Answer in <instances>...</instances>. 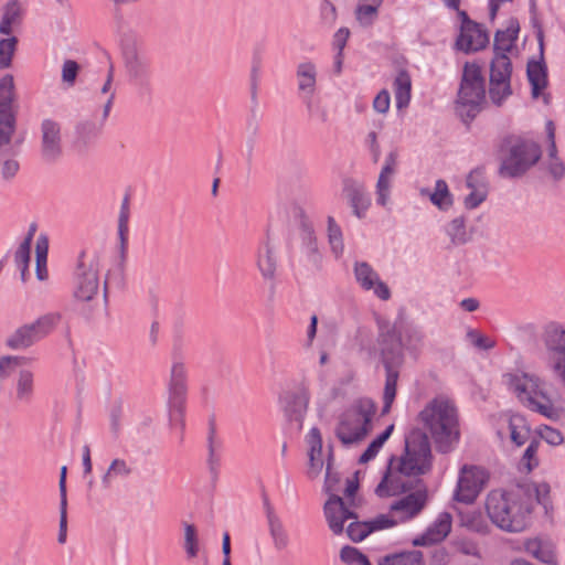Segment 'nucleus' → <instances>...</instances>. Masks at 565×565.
<instances>
[{
    "mask_svg": "<svg viewBox=\"0 0 565 565\" xmlns=\"http://www.w3.org/2000/svg\"><path fill=\"white\" fill-rule=\"evenodd\" d=\"M431 460L427 435L418 429L411 431L405 438L404 454L388 459L382 480L375 488L376 495H399L416 483H424L418 477L430 471Z\"/></svg>",
    "mask_w": 565,
    "mask_h": 565,
    "instance_id": "obj_1",
    "label": "nucleus"
},
{
    "mask_svg": "<svg viewBox=\"0 0 565 565\" xmlns=\"http://www.w3.org/2000/svg\"><path fill=\"white\" fill-rule=\"evenodd\" d=\"M486 510L493 524L505 532L519 533L530 524L531 511L516 486L508 491H491Z\"/></svg>",
    "mask_w": 565,
    "mask_h": 565,
    "instance_id": "obj_2",
    "label": "nucleus"
},
{
    "mask_svg": "<svg viewBox=\"0 0 565 565\" xmlns=\"http://www.w3.org/2000/svg\"><path fill=\"white\" fill-rule=\"evenodd\" d=\"M419 418L430 433L438 451L447 454L459 441L458 413L448 399H433L419 413Z\"/></svg>",
    "mask_w": 565,
    "mask_h": 565,
    "instance_id": "obj_3",
    "label": "nucleus"
},
{
    "mask_svg": "<svg viewBox=\"0 0 565 565\" xmlns=\"http://www.w3.org/2000/svg\"><path fill=\"white\" fill-rule=\"evenodd\" d=\"M502 382L529 409L550 419L559 418V409L553 404L544 383L537 376L524 372L505 373Z\"/></svg>",
    "mask_w": 565,
    "mask_h": 565,
    "instance_id": "obj_4",
    "label": "nucleus"
},
{
    "mask_svg": "<svg viewBox=\"0 0 565 565\" xmlns=\"http://www.w3.org/2000/svg\"><path fill=\"white\" fill-rule=\"evenodd\" d=\"M499 174L503 178L524 175L541 159V147L533 140L508 137L501 145Z\"/></svg>",
    "mask_w": 565,
    "mask_h": 565,
    "instance_id": "obj_5",
    "label": "nucleus"
},
{
    "mask_svg": "<svg viewBox=\"0 0 565 565\" xmlns=\"http://www.w3.org/2000/svg\"><path fill=\"white\" fill-rule=\"evenodd\" d=\"M376 404L369 397L355 401L340 417L335 427V436L344 446L359 444L372 429V419Z\"/></svg>",
    "mask_w": 565,
    "mask_h": 565,
    "instance_id": "obj_6",
    "label": "nucleus"
},
{
    "mask_svg": "<svg viewBox=\"0 0 565 565\" xmlns=\"http://www.w3.org/2000/svg\"><path fill=\"white\" fill-rule=\"evenodd\" d=\"M486 98V82L482 70L477 63L463 65L457 95V113L465 122L471 121L480 111Z\"/></svg>",
    "mask_w": 565,
    "mask_h": 565,
    "instance_id": "obj_7",
    "label": "nucleus"
},
{
    "mask_svg": "<svg viewBox=\"0 0 565 565\" xmlns=\"http://www.w3.org/2000/svg\"><path fill=\"white\" fill-rule=\"evenodd\" d=\"M323 511L329 529L334 535H339L343 532L345 521L358 519L356 514L350 510L344 500L337 494L329 497L324 503ZM370 533H372V527H370L367 521H352L347 529V534L353 542L363 541Z\"/></svg>",
    "mask_w": 565,
    "mask_h": 565,
    "instance_id": "obj_8",
    "label": "nucleus"
},
{
    "mask_svg": "<svg viewBox=\"0 0 565 565\" xmlns=\"http://www.w3.org/2000/svg\"><path fill=\"white\" fill-rule=\"evenodd\" d=\"M99 269L96 254L81 253L74 273L73 296L76 300L88 302L99 295Z\"/></svg>",
    "mask_w": 565,
    "mask_h": 565,
    "instance_id": "obj_9",
    "label": "nucleus"
},
{
    "mask_svg": "<svg viewBox=\"0 0 565 565\" xmlns=\"http://www.w3.org/2000/svg\"><path fill=\"white\" fill-rule=\"evenodd\" d=\"M188 373L181 356L174 355L168 382V406L170 417L184 429Z\"/></svg>",
    "mask_w": 565,
    "mask_h": 565,
    "instance_id": "obj_10",
    "label": "nucleus"
},
{
    "mask_svg": "<svg viewBox=\"0 0 565 565\" xmlns=\"http://www.w3.org/2000/svg\"><path fill=\"white\" fill-rule=\"evenodd\" d=\"M542 340L551 369L565 385V324L550 322L544 328Z\"/></svg>",
    "mask_w": 565,
    "mask_h": 565,
    "instance_id": "obj_11",
    "label": "nucleus"
},
{
    "mask_svg": "<svg viewBox=\"0 0 565 565\" xmlns=\"http://www.w3.org/2000/svg\"><path fill=\"white\" fill-rule=\"evenodd\" d=\"M124 66L129 81L140 89H148L150 86V63L142 54L136 41H126L121 46Z\"/></svg>",
    "mask_w": 565,
    "mask_h": 565,
    "instance_id": "obj_12",
    "label": "nucleus"
},
{
    "mask_svg": "<svg viewBox=\"0 0 565 565\" xmlns=\"http://www.w3.org/2000/svg\"><path fill=\"white\" fill-rule=\"evenodd\" d=\"M488 472L477 466H463L460 470L455 499L462 503H472L488 482Z\"/></svg>",
    "mask_w": 565,
    "mask_h": 565,
    "instance_id": "obj_13",
    "label": "nucleus"
},
{
    "mask_svg": "<svg viewBox=\"0 0 565 565\" xmlns=\"http://www.w3.org/2000/svg\"><path fill=\"white\" fill-rule=\"evenodd\" d=\"M512 64L509 57L493 58L490 67L489 95L493 104L500 106L512 94L510 78Z\"/></svg>",
    "mask_w": 565,
    "mask_h": 565,
    "instance_id": "obj_14",
    "label": "nucleus"
},
{
    "mask_svg": "<svg viewBox=\"0 0 565 565\" xmlns=\"http://www.w3.org/2000/svg\"><path fill=\"white\" fill-rule=\"evenodd\" d=\"M405 493L407 494L393 502L390 507V512L396 516L398 522L416 516L427 502V489L424 483H416Z\"/></svg>",
    "mask_w": 565,
    "mask_h": 565,
    "instance_id": "obj_15",
    "label": "nucleus"
},
{
    "mask_svg": "<svg viewBox=\"0 0 565 565\" xmlns=\"http://www.w3.org/2000/svg\"><path fill=\"white\" fill-rule=\"evenodd\" d=\"M41 156L46 162H54L62 156L61 126L52 119L41 122Z\"/></svg>",
    "mask_w": 565,
    "mask_h": 565,
    "instance_id": "obj_16",
    "label": "nucleus"
},
{
    "mask_svg": "<svg viewBox=\"0 0 565 565\" xmlns=\"http://www.w3.org/2000/svg\"><path fill=\"white\" fill-rule=\"evenodd\" d=\"M13 99V76L7 74L0 79V127L11 136L15 129V117L12 111Z\"/></svg>",
    "mask_w": 565,
    "mask_h": 565,
    "instance_id": "obj_17",
    "label": "nucleus"
},
{
    "mask_svg": "<svg viewBox=\"0 0 565 565\" xmlns=\"http://www.w3.org/2000/svg\"><path fill=\"white\" fill-rule=\"evenodd\" d=\"M354 276L358 284L364 290H372L381 300H388L391 298L388 286L380 279L377 273L366 262H356L354 264Z\"/></svg>",
    "mask_w": 565,
    "mask_h": 565,
    "instance_id": "obj_18",
    "label": "nucleus"
},
{
    "mask_svg": "<svg viewBox=\"0 0 565 565\" xmlns=\"http://www.w3.org/2000/svg\"><path fill=\"white\" fill-rule=\"evenodd\" d=\"M536 38L540 45V58L530 60L526 66V75L532 88V96L537 98L547 86V67L543 56V39L544 34L539 26Z\"/></svg>",
    "mask_w": 565,
    "mask_h": 565,
    "instance_id": "obj_19",
    "label": "nucleus"
},
{
    "mask_svg": "<svg viewBox=\"0 0 565 565\" xmlns=\"http://www.w3.org/2000/svg\"><path fill=\"white\" fill-rule=\"evenodd\" d=\"M309 396L306 392L286 391L279 396V404L288 420L297 424V428H302V422L308 408Z\"/></svg>",
    "mask_w": 565,
    "mask_h": 565,
    "instance_id": "obj_20",
    "label": "nucleus"
},
{
    "mask_svg": "<svg viewBox=\"0 0 565 565\" xmlns=\"http://www.w3.org/2000/svg\"><path fill=\"white\" fill-rule=\"evenodd\" d=\"M489 35L484 29L478 23L468 28H460V34L457 38L456 46L465 53L477 52L487 46Z\"/></svg>",
    "mask_w": 565,
    "mask_h": 565,
    "instance_id": "obj_21",
    "label": "nucleus"
},
{
    "mask_svg": "<svg viewBox=\"0 0 565 565\" xmlns=\"http://www.w3.org/2000/svg\"><path fill=\"white\" fill-rule=\"evenodd\" d=\"M256 265L265 280H275L277 248L269 235H267L266 241L257 249Z\"/></svg>",
    "mask_w": 565,
    "mask_h": 565,
    "instance_id": "obj_22",
    "label": "nucleus"
},
{
    "mask_svg": "<svg viewBox=\"0 0 565 565\" xmlns=\"http://www.w3.org/2000/svg\"><path fill=\"white\" fill-rule=\"evenodd\" d=\"M397 158L398 153L396 150H392L385 158L384 164L382 167V170L380 172L377 182H376V202L380 205H386L388 198H390V191H391V184L392 179L395 173V168L397 164Z\"/></svg>",
    "mask_w": 565,
    "mask_h": 565,
    "instance_id": "obj_23",
    "label": "nucleus"
},
{
    "mask_svg": "<svg viewBox=\"0 0 565 565\" xmlns=\"http://www.w3.org/2000/svg\"><path fill=\"white\" fill-rule=\"evenodd\" d=\"M452 518L448 512H441L438 514L437 519L433 522V524L427 529V531L420 536L414 540L413 544L415 546L418 545H428L434 543H439L451 531Z\"/></svg>",
    "mask_w": 565,
    "mask_h": 565,
    "instance_id": "obj_24",
    "label": "nucleus"
},
{
    "mask_svg": "<svg viewBox=\"0 0 565 565\" xmlns=\"http://www.w3.org/2000/svg\"><path fill=\"white\" fill-rule=\"evenodd\" d=\"M264 507L268 531L273 541L274 548L278 552L284 551L289 545V535L285 529V525L268 500L264 501Z\"/></svg>",
    "mask_w": 565,
    "mask_h": 565,
    "instance_id": "obj_25",
    "label": "nucleus"
},
{
    "mask_svg": "<svg viewBox=\"0 0 565 565\" xmlns=\"http://www.w3.org/2000/svg\"><path fill=\"white\" fill-rule=\"evenodd\" d=\"M516 488L519 492L522 494L523 500L529 507L530 511H533L534 505L542 504L543 507H547L550 502V492L551 487L546 482H530L525 481L522 483H518Z\"/></svg>",
    "mask_w": 565,
    "mask_h": 565,
    "instance_id": "obj_26",
    "label": "nucleus"
},
{
    "mask_svg": "<svg viewBox=\"0 0 565 565\" xmlns=\"http://www.w3.org/2000/svg\"><path fill=\"white\" fill-rule=\"evenodd\" d=\"M519 31V21L516 19H510L504 30H498L495 32L493 43V58H499L500 56L509 57L507 53H509L514 46Z\"/></svg>",
    "mask_w": 565,
    "mask_h": 565,
    "instance_id": "obj_27",
    "label": "nucleus"
},
{
    "mask_svg": "<svg viewBox=\"0 0 565 565\" xmlns=\"http://www.w3.org/2000/svg\"><path fill=\"white\" fill-rule=\"evenodd\" d=\"M307 444L309 446V469L308 475L310 478H316L320 475L323 468L322 456V436L317 427H312L307 435Z\"/></svg>",
    "mask_w": 565,
    "mask_h": 565,
    "instance_id": "obj_28",
    "label": "nucleus"
},
{
    "mask_svg": "<svg viewBox=\"0 0 565 565\" xmlns=\"http://www.w3.org/2000/svg\"><path fill=\"white\" fill-rule=\"evenodd\" d=\"M317 66L311 61L301 62L296 70L298 90L306 99H311L317 85Z\"/></svg>",
    "mask_w": 565,
    "mask_h": 565,
    "instance_id": "obj_29",
    "label": "nucleus"
},
{
    "mask_svg": "<svg viewBox=\"0 0 565 565\" xmlns=\"http://www.w3.org/2000/svg\"><path fill=\"white\" fill-rule=\"evenodd\" d=\"M524 550L532 557L546 565H558L555 546L548 541L541 539L527 540Z\"/></svg>",
    "mask_w": 565,
    "mask_h": 565,
    "instance_id": "obj_30",
    "label": "nucleus"
},
{
    "mask_svg": "<svg viewBox=\"0 0 565 565\" xmlns=\"http://www.w3.org/2000/svg\"><path fill=\"white\" fill-rule=\"evenodd\" d=\"M34 393V373L28 369L20 370L14 383V401L28 405L33 401Z\"/></svg>",
    "mask_w": 565,
    "mask_h": 565,
    "instance_id": "obj_31",
    "label": "nucleus"
},
{
    "mask_svg": "<svg viewBox=\"0 0 565 565\" xmlns=\"http://www.w3.org/2000/svg\"><path fill=\"white\" fill-rule=\"evenodd\" d=\"M39 342V339L30 323H24L10 333L4 341L7 348L20 351L26 350Z\"/></svg>",
    "mask_w": 565,
    "mask_h": 565,
    "instance_id": "obj_32",
    "label": "nucleus"
},
{
    "mask_svg": "<svg viewBox=\"0 0 565 565\" xmlns=\"http://www.w3.org/2000/svg\"><path fill=\"white\" fill-rule=\"evenodd\" d=\"M345 193L350 206L352 207L353 214L356 217L362 218L371 205L370 196L367 195L365 190L358 184L347 185Z\"/></svg>",
    "mask_w": 565,
    "mask_h": 565,
    "instance_id": "obj_33",
    "label": "nucleus"
},
{
    "mask_svg": "<svg viewBox=\"0 0 565 565\" xmlns=\"http://www.w3.org/2000/svg\"><path fill=\"white\" fill-rule=\"evenodd\" d=\"M114 68L109 67L106 81L102 85L98 92L95 94V100L98 102L103 107L102 122H105L109 116L113 107L116 92L113 88Z\"/></svg>",
    "mask_w": 565,
    "mask_h": 565,
    "instance_id": "obj_34",
    "label": "nucleus"
},
{
    "mask_svg": "<svg viewBox=\"0 0 565 565\" xmlns=\"http://www.w3.org/2000/svg\"><path fill=\"white\" fill-rule=\"evenodd\" d=\"M411 88L412 82L408 73L405 71L398 72L393 83L396 107L398 109L408 106L411 100Z\"/></svg>",
    "mask_w": 565,
    "mask_h": 565,
    "instance_id": "obj_35",
    "label": "nucleus"
},
{
    "mask_svg": "<svg viewBox=\"0 0 565 565\" xmlns=\"http://www.w3.org/2000/svg\"><path fill=\"white\" fill-rule=\"evenodd\" d=\"M222 447V441L216 436V427L213 419L209 423V434H207V466L210 472L214 476L217 475L218 466H220V456L218 451Z\"/></svg>",
    "mask_w": 565,
    "mask_h": 565,
    "instance_id": "obj_36",
    "label": "nucleus"
},
{
    "mask_svg": "<svg viewBox=\"0 0 565 565\" xmlns=\"http://www.w3.org/2000/svg\"><path fill=\"white\" fill-rule=\"evenodd\" d=\"M509 429L511 440L519 447L524 445L530 439V427L525 417L520 414H513L510 416Z\"/></svg>",
    "mask_w": 565,
    "mask_h": 565,
    "instance_id": "obj_37",
    "label": "nucleus"
},
{
    "mask_svg": "<svg viewBox=\"0 0 565 565\" xmlns=\"http://www.w3.org/2000/svg\"><path fill=\"white\" fill-rule=\"evenodd\" d=\"M62 315L60 312H47L40 316L36 320L31 322L39 341L47 337L61 322Z\"/></svg>",
    "mask_w": 565,
    "mask_h": 565,
    "instance_id": "obj_38",
    "label": "nucleus"
},
{
    "mask_svg": "<svg viewBox=\"0 0 565 565\" xmlns=\"http://www.w3.org/2000/svg\"><path fill=\"white\" fill-rule=\"evenodd\" d=\"M62 315L60 312H47L40 316L36 320L31 322L39 341L47 337L61 322Z\"/></svg>",
    "mask_w": 565,
    "mask_h": 565,
    "instance_id": "obj_39",
    "label": "nucleus"
},
{
    "mask_svg": "<svg viewBox=\"0 0 565 565\" xmlns=\"http://www.w3.org/2000/svg\"><path fill=\"white\" fill-rule=\"evenodd\" d=\"M379 565H424L423 553L417 550L386 555Z\"/></svg>",
    "mask_w": 565,
    "mask_h": 565,
    "instance_id": "obj_40",
    "label": "nucleus"
},
{
    "mask_svg": "<svg viewBox=\"0 0 565 565\" xmlns=\"http://www.w3.org/2000/svg\"><path fill=\"white\" fill-rule=\"evenodd\" d=\"M445 231L451 244L455 246L463 245L471 238V235L466 227V220L463 216H458L450 221Z\"/></svg>",
    "mask_w": 565,
    "mask_h": 565,
    "instance_id": "obj_41",
    "label": "nucleus"
},
{
    "mask_svg": "<svg viewBox=\"0 0 565 565\" xmlns=\"http://www.w3.org/2000/svg\"><path fill=\"white\" fill-rule=\"evenodd\" d=\"M423 194L429 195L434 205L439 210L446 211L452 205V195L449 192L446 181L439 179L436 181L435 191L429 193L428 190H422Z\"/></svg>",
    "mask_w": 565,
    "mask_h": 565,
    "instance_id": "obj_42",
    "label": "nucleus"
},
{
    "mask_svg": "<svg viewBox=\"0 0 565 565\" xmlns=\"http://www.w3.org/2000/svg\"><path fill=\"white\" fill-rule=\"evenodd\" d=\"M132 472V468L128 462L124 459L116 458L114 459L107 471L102 477V484L105 489H108L111 486L113 479L115 477H128Z\"/></svg>",
    "mask_w": 565,
    "mask_h": 565,
    "instance_id": "obj_43",
    "label": "nucleus"
},
{
    "mask_svg": "<svg viewBox=\"0 0 565 565\" xmlns=\"http://www.w3.org/2000/svg\"><path fill=\"white\" fill-rule=\"evenodd\" d=\"M403 344L381 347V356L385 370L398 371L403 364Z\"/></svg>",
    "mask_w": 565,
    "mask_h": 565,
    "instance_id": "obj_44",
    "label": "nucleus"
},
{
    "mask_svg": "<svg viewBox=\"0 0 565 565\" xmlns=\"http://www.w3.org/2000/svg\"><path fill=\"white\" fill-rule=\"evenodd\" d=\"M386 371V379H385V386H384V393H383V407H382V414L385 415L390 412L392 404L396 396V387H397V380H398V371L393 370H385Z\"/></svg>",
    "mask_w": 565,
    "mask_h": 565,
    "instance_id": "obj_45",
    "label": "nucleus"
},
{
    "mask_svg": "<svg viewBox=\"0 0 565 565\" xmlns=\"http://www.w3.org/2000/svg\"><path fill=\"white\" fill-rule=\"evenodd\" d=\"M184 539L183 548L188 559L195 558L200 552V541L196 527L191 523H183Z\"/></svg>",
    "mask_w": 565,
    "mask_h": 565,
    "instance_id": "obj_46",
    "label": "nucleus"
},
{
    "mask_svg": "<svg viewBox=\"0 0 565 565\" xmlns=\"http://www.w3.org/2000/svg\"><path fill=\"white\" fill-rule=\"evenodd\" d=\"M394 429V425H390L386 429L381 433L372 443L367 446L364 452L359 458V463H367L372 459L376 457L384 443L390 438L392 431Z\"/></svg>",
    "mask_w": 565,
    "mask_h": 565,
    "instance_id": "obj_47",
    "label": "nucleus"
},
{
    "mask_svg": "<svg viewBox=\"0 0 565 565\" xmlns=\"http://www.w3.org/2000/svg\"><path fill=\"white\" fill-rule=\"evenodd\" d=\"M129 215H130L129 199H128V196H125L121 202L119 217H118V236H119V241H120V248L122 252L125 250V248L127 246V242H128Z\"/></svg>",
    "mask_w": 565,
    "mask_h": 565,
    "instance_id": "obj_48",
    "label": "nucleus"
},
{
    "mask_svg": "<svg viewBox=\"0 0 565 565\" xmlns=\"http://www.w3.org/2000/svg\"><path fill=\"white\" fill-rule=\"evenodd\" d=\"M328 237L332 252L340 256L344 249L342 231L332 216H328Z\"/></svg>",
    "mask_w": 565,
    "mask_h": 565,
    "instance_id": "obj_49",
    "label": "nucleus"
},
{
    "mask_svg": "<svg viewBox=\"0 0 565 565\" xmlns=\"http://www.w3.org/2000/svg\"><path fill=\"white\" fill-rule=\"evenodd\" d=\"M17 44L18 39L15 36H9L0 40V70L11 66Z\"/></svg>",
    "mask_w": 565,
    "mask_h": 565,
    "instance_id": "obj_50",
    "label": "nucleus"
},
{
    "mask_svg": "<svg viewBox=\"0 0 565 565\" xmlns=\"http://www.w3.org/2000/svg\"><path fill=\"white\" fill-rule=\"evenodd\" d=\"M29 361L25 356L6 355L0 358V381L10 376L12 371Z\"/></svg>",
    "mask_w": 565,
    "mask_h": 565,
    "instance_id": "obj_51",
    "label": "nucleus"
},
{
    "mask_svg": "<svg viewBox=\"0 0 565 565\" xmlns=\"http://www.w3.org/2000/svg\"><path fill=\"white\" fill-rule=\"evenodd\" d=\"M340 558L348 564L371 565L367 557L352 546H343L340 551Z\"/></svg>",
    "mask_w": 565,
    "mask_h": 565,
    "instance_id": "obj_52",
    "label": "nucleus"
},
{
    "mask_svg": "<svg viewBox=\"0 0 565 565\" xmlns=\"http://www.w3.org/2000/svg\"><path fill=\"white\" fill-rule=\"evenodd\" d=\"M381 347L403 344L401 335L397 333L394 326L383 324L379 337Z\"/></svg>",
    "mask_w": 565,
    "mask_h": 565,
    "instance_id": "obj_53",
    "label": "nucleus"
},
{
    "mask_svg": "<svg viewBox=\"0 0 565 565\" xmlns=\"http://www.w3.org/2000/svg\"><path fill=\"white\" fill-rule=\"evenodd\" d=\"M539 446L540 441L537 439H532L523 454L522 465L529 471H531L534 467L539 465V460L536 458Z\"/></svg>",
    "mask_w": 565,
    "mask_h": 565,
    "instance_id": "obj_54",
    "label": "nucleus"
},
{
    "mask_svg": "<svg viewBox=\"0 0 565 565\" xmlns=\"http://www.w3.org/2000/svg\"><path fill=\"white\" fill-rule=\"evenodd\" d=\"M487 194V186L478 185L477 189H470V193L465 198L463 201L465 206L467 209H476L486 200Z\"/></svg>",
    "mask_w": 565,
    "mask_h": 565,
    "instance_id": "obj_55",
    "label": "nucleus"
},
{
    "mask_svg": "<svg viewBox=\"0 0 565 565\" xmlns=\"http://www.w3.org/2000/svg\"><path fill=\"white\" fill-rule=\"evenodd\" d=\"M79 72V65L74 60H66L62 65V81L67 84V86H73L75 84L77 74Z\"/></svg>",
    "mask_w": 565,
    "mask_h": 565,
    "instance_id": "obj_56",
    "label": "nucleus"
},
{
    "mask_svg": "<svg viewBox=\"0 0 565 565\" xmlns=\"http://www.w3.org/2000/svg\"><path fill=\"white\" fill-rule=\"evenodd\" d=\"M377 9L371 7V6H365L363 3H359L356 9H355V17H356V20L362 24V25H371L374 21V19L376 18L377 15Z\"/></svg>",
    "mask_w": 565,
    "mask_h": 565,
    "instance_id": "obj_57",
    "label": "nucleus"
},
{
    "mask_svg": "<svg viewBox=\"0 0 565 565\" xmlns=\"http://www.w3.org/2000/svg\"><path fill=\"white\" fill-rule=\"evenodd\" d=\"M398 523V520L393 514H380L373 520L367 521V524L372 527V532L390 529Z\"/></svg>",
    "mask_w": 565,
    "mask_h": 565,
    "instance_id": "obj_58",
    "label": "nucleus"
},
{
    "mask_svg": "<svg viewBox=\"0 0 565 565\" xmlns=\"http://www.w3.org/2000/svg\"><path fill=\"white\" fill-rule=\"evenodd\" d=\"M22 9L18 0H10L3 7L2 18L18 24L21 20Z\"/></svg>",
    "mask_w": 565,
    "mask_h": 565,
    "instance_id": "obj_59",
    "label": "nucleus"
},
{
    "mask_svg": "<svg viewBox=\"0 0 565 565\" xmlns=\"http://www.w3.org/2000/svg\"><path fill=\"white\" fill-rule=\"evenodd\" d=\"M545 168L551 178L558 182L565 177V163L561 158H554L545 161Z\"/></svg>",
    "mask_w": 565,
    "mask_h": 565,
    "instance_id": "obj_60",
    "label": "nucleus"
},
{
    "mask_svg": "<svg viewBox=\"0 0 565 565\" xmlns=\"http://www.w3.org/2000/svg\"><path fill=\"white\" fill-rule=\"evenodd\" d=\"M540 437L552 446H557L563 443V435L559 430L550 426H543L539 429Z\"/></svg>",
    "mask_w": 565,
    "mask_h": 565,
    "instance_id": "obj_61",
    "label": "nucleus"
},
{
    "mask_svg": "<svg viewBox=\"0 0 565 565\" xmlns=\"http://www.w3.org/2000/svg\"><path fill=\"white\" fill-rule=\"evenodd\" d=\"M31 246L26 243H21L14 254V262L17 267H23V271H28L30 263Z\"/></svg>",
    "mask_w": 565,
    "mask_h": 565,
    "instance_id": "obj_62",
    "label": "nucleus"
},
{
    "mask_svg": "<svg viewBox=\"0 0 565 565\" xmlns=\"http://www.w3.org/2000/svg\"><path fill=\"white\" fill-rule=\"evenodd\" d=\"M405 338L408 348L417 349L423 344L425 334L419 328L411 327L406 330Z\"/></svg>",
    "mask_w": 565,
    "mask_h": 565,
    "instance_id": "obj_63",
    "label": "nucleus"
},
{
    "mask_svg": "<svg viewBox=\"0 0 565 565\" xmlns=\"http://www.w3.org/2000/svg\"><path fill=\"white\" fill-rule=\"evenodd\" d=\"M467 337L471 340L475 347L482 349V350H491L494 348L495 342L476 330H469L467 332Z\"/></svg>",
    "mask_w": 565,
    "mask_h": 565,
    "instance_id": "obj_64",
    "label": "nucleus"
}]
</instances>
